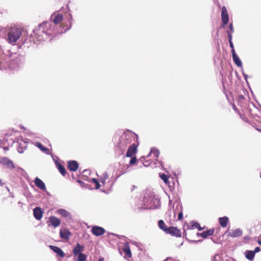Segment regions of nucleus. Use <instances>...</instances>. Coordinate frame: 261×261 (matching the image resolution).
Here are the masks:
<instances>
[{"mask_svg": "<svg viewBox=\"0 0 261 261\" xmlns=\"http://www.w3.org/2000/svg\"><path fill=\"white\" fill-rule=\"evenodd\" d=\"M70 15L69 25L65 27L60 26L57 29H54L52 26L51 23L43 22L39 24L35 29H34L33 33L31 34V37L35 43H39L44 41L48 38H51L57 34H62L65 33L69 30L72 26L71 20L72 19V15Z\"/></svg>", "mask_w": 261, "mask_h": 261, "instance_id": "f257e3e1", "label": "nucleus"}, {"mask_svg": "<svg viewBox=\"0 0 261 261\" xmlns=\"http://www.w3.org/2000/svg\"><path fill=\"white\" fill-rule=\"evenodd\" d=\"M138 136L134 133L127 130L124 132L120 137L117 143V151L119 155L123 154L127 147L130 145L135 138L138 139Z\"/></svg>", "mask_w": 261, "mask_h": 261, "instance_id": "f03ea898", "label": "nucleus"}, {"mask_svg": "<svg viewBox=\"0 0 261 261\" xmlns=\"http://www.w3.org/2000/svg\"><path fill=\"white\" fill-rule=\"evenodd\" d=\"M160 200L153 195H145L143 199V205L141 208L149 210L155 209L160 205Z\"/></svg>", "mask_w": 261, "mask_h": 261, "instance_id": "7ed1b4c3", "label": "nucleus"}, {"mask_svg": "<svg viewBox=\"0 0 261 261\" xmlns=\"http://www.w3.org/2000/svg\"><path fill=\"white\" fill-rule=\"evenodd\" d=\"M21 30L19 28H11L8 34V39L9 42L14 43L20 38Z\"/></svg>", "mask_w": 261, "mask_h": 261, "instance_id": "20e7f679", "label": "nucleus"}, {"mask_svg": "<svg viewBox=\"0 0 261 261\" xmlns=\"http://www.w3.org/2000/svg\"><path fill=\"white\" fill-rule=\"evenodd\" d=\"M63 15L60 13H55L51 15L50 21H46V22L51 23L52 26L54 29H57L56 27L59 24V23L63 20Z\"/></svg>", "mask_w": 261, "mask_h": 261, "instance_id": "39448f33", "label": "nucleus"}, {"mask_svg": "<svg viewBox=\"0 0 261 261\" xmlns=\"http://www.w3.org/2000/svg\"><path fill=\"white\" fill-rule=\"evenodd\" d=\"M0 164L4 166H6L7 168L11 170L15 168V166L13 162L7 157H4L1 159Z\"/></svg>", "mask_w": 261, "mask_h": 261, "instance_id": "423d86ee", "label": "nucleus"}, {"mask_svg": "<svg viewBox=\"0 0 261 261\" xmlns=\"http://www.w3.org/2000/svg\"><path fill=\"white\" fill-rule=\"evenodd\" d=\"M138 145V144L135 143H132L129 145L126 153V156L132 157L137 152Z\"/></svg>", "mask_w": 261, "mask_h": 261, "instance_id": "0eeeda50", "label": "nucleus"}, {"mask_svg": "<svg viewBox=\"0 0 261 261\" xmlns=\"http://www.w3.org/2000/svg\"><path fill=\"white\" fill-rule=\"evenodd\" d=\"M167 234H170L172 236L176 237H181V232L179 229H177V227H175L173 226H170L167 229L166 232Z\"/></svg>", "mask_w": 261, "mask_h": 261, "instance_id": "6e6552de", "label": "nucleus"}, {"mask_svg": "<svg viewBox=\"0 0 261 261\" xmlns=\"http://www.w3.org/2000/svg\"><path fill=\"white\" fill-rule=\"evenodd\" d=\"M221 19L222 23L224 25L227 24L229 21L228 15L227 11V9L225 6L222 8L221 10Z\"/></svg>", "mask_w": 261, "mask_h": 261, "instance_id": "1a4fd4ad", "label": "nucleus"}, {"mask_svg": "<svg viewBox=\"0 0 261 261\" xmlns=\"http://www.w3.org/2000/svg\"><path fill=\"white\" fill-rule=\"evenodd\" d=\"M91 231L94 236L98 237L104 234L106 231L105 229L101 227L94 226L92 227Z\"/></svg>", "mask_w": 261, "mask_h": 261, "instance_id": "9d476101", "label": "nucleus"}, {"mask_svg": "<svg viewBox=\"0 0 261 261\" xmlns=\"http://www.w3.org/2000/svg\"><path fill=\"white\" fill-rule=\"evenodd\" d=\"M34 183L35 186L42 191H45L46 190L44 182L38 177H36L34 179Z\"/></svg>", "mask_w": 261, "mask_h": 261, "instance_id": "9b49d317", "label": "nucleus"}, {"mask_svg": "<svg viewBox=\"0 0 261 261\" xmlns=\"http://www.w3.org/2000/svg\"><path fill=\"white\" fill-rule=\"evenodd\" d=\"M43 215V211L40 207H36L33 210V215L35 218L37 220H40Z\"/></svg>", "mask_w": 261, "mask_h": 261, "instance_id": "f8f14e48", "label": "nucleus"}, {"mask_svg": "<svg viewBox=\"0 0 261 261\" xmlns=\"http://www.w3.org/2000/svg\"><path fill=\"white\" fill-rule=\"evenodd\" d=\"M243 231L240 228H237L232 230L228 233V236L232 238H237L242 236Z\"/></svg>", "mask_w": 261, "mask_h": 261, "instance_id": "ddd939ff", "label": "nucleus"}, {"mask_svg": "<svg viewBox=\"0 0 261 261\" xmlns=\"http://www.w3.org/2000/svg\"><path fill=\"white\" fill-rule=\"evenodd\" d=\"M84 246L80 245L79 243H77L73 249V253L74 256H77V254L82 253V252L84 250Z\"/></svg>", "mask_w": 261, "mask_h": 261, "instance_id": "4468645a", "label": "nucleus"}, {"mask_svg": "<svg viewBox=\"0 0 261 261\" xmlns=\"http://www.w3.org/2000/svg\"><path fill=\"white\" fill-rule=\"evenodd\" d=\"M49 222L50 223V224L53 225L54 227H57L59 226L61 223L60 220L55 216H50L49 218Z\"/></svg>", "mask_w": 261, "mask_h": 261, "instance_id": "2eb2a0df", "label": "nucleus"}, {"mask_svg": "<svg viewBox=\"0 0 261 261\" xmlns=\"http://www.w3.org/2000/svg\"><path fill=\"white\" fill-rule=\"evenodd\" d=\"M233 51H232V57L233 62L237 66L242 68V63L241 60L240 59L239 57L237 55L235 50Z\"/></svg>", "mask_w": 261, "mask_h": 261, "instance_id": "dca6fc26", "label": "nucleus"}, {"mask_svg": "<svg viewBox=\"0 0 261 261\" xmlns=\"http://www.w3.org/2000/svg\"><path fill=\"white\" fill-rule=\"evenodd\" d=\"M49 248L55 253L58 254L61 257L65 256V253L63 250L59 247L55 246L49 245Z\"/></svg>", "mask_w": 261, "mask_h": 261, "instance_id": "f3484780", "label": "nucleus"}, {"mask_svg": "<svg viewBox=\"0 0 261 261\" xmlns=\"http://www.w3.org/2000/svg\"><path fill=\"white\" fill-rule=\"evenodd\" d=\"M18 143L19 145L17 147V150L19 153H22L27 148V142L22 140H20L18 141Z\"/></svg>", "mask_w": 261, "mask_h": 261, "instance_id": "a211bd4d", "label": "nucleus"}, {"mask_svg": "<svg viewBox=\"0 0 261 261\" xmlns=\"http://www.w3.org/2000/svg\"><path fill=\"white\" fill-rule=\"evenodd\" d=\"M68 167L70 171H75L79 167V164L75 161H70L68 162Z\"/></svg>", "mask_w": 261, "mask_h": 261, "instance_id": "6ab92c4d", "label": "nucleus"}, {"mask_svg": "<svg viewBox=\"0 0 261 261\" xmlns=\"http://www.w3.org/2000/svg\"><path fill=\"white\" fill-rule=\"evenodd\" d=\"M123 250L125 253L126 257L128 258L132 257V253L129 247V245L128 242H126L124 243Z\"/></svg>", "mask_w": 261, "mask_h": 261, "instance_id": "aec40b11", "label": "nucleus"}, {"mask_svg": "<svg viewBox=\"0 0 261 261\" xmlns=\"http://www.w3.org/2000/svg\"><path fill=\"white\" fill-rule=\"evenodd\" d=\"M214 233V229H210L206 231H204L201 233L197 232V236H200L203 238H206L208 236H212Z\"/></svg>", "mask_w": 261, "mask_h": 261, "instance_id": "412c9836", "label": "nucleus"}, {"mask_svg": "<svg viewBox=\"0 0 261 261\" xmlns=\"http://www.w3.org/2000/svg\"><path fill=\"white\" fill-rule=\"evenodd\" d=\"M71 233L69 230L66 229H61L60 231V236L62 239L68 240Z\"/></svg>", "mask_w": 261, "mask_h": 261, "instance_id": "4be33fe9", "label": "nucleus"}, {"mask_svg": "<svg viewBox=\"0 0 261 261\" xmlns=\"http://www.w3.org/2000/svg\"><path fill=\"white\" fill-rule=\"evenodd\" d=\"M228 221L229 219L226 216L219 218V222L220 225L223 228L227 226Z\"/></svg>", "mask_w": 261, "mask_h": 261, "instance_id": "5701e85b", "label": "nucleus"}, {"mask_svg": "<svg viewBox=\"0 0 261 261\" xmlns=\"http://www.w3.org/2000/svg\"><path fill=\"white\" fill-rule=\"evenodd\" d=\"M35 145L45 154H50L49 149L45 147L40 142H36Z\"/></svg>", "mask_w": 261, "mask_h": 261, "instance_id": "b1692460", "label": "nucleus"}, {"mask_svg": "<svg viewBox=\"0 0 261 261\" xmlns=\"http://www.w3.org/2000/svg\"><path fill=\"white\" fill-rule=\"evenodd\" d=\"M55 163L56 166L57 167L58 169L59 170L60 172L63 176H65L66 174V171L64 167L57 161H56Z\"/></svg>", "mask_w": 261, "mask_h": 261, "instance_id": "393cba45", "label": "nucleus"}, {"mask_svg": "<svg viewBox=\"0 0 261 261\" xmlns=\"http://www.w3.org/2000/svg\"><path fill=\"white\" fill-rule=\"evenodd\" d=\"M57 213L58 214L63 216L65 218H68L71 217V215L70 213L67 212L66 210L64 209H59L57 211Z\"/></svg>", "mask_w": 261, "mask_h": 261, "instance_id": "a878e982", "label": "nucleus"}, {"mask_svg": "<svg viewBox=\"0 0 261 261\" xmlns=\"http://www.w3.org/2000/svg\"><path fill=\"white\" fill-rule=\"evenodd\" d=\"M245 254L246 258L250 260H252L255 256L254 252L252 250H246L245 252Z\"/></svg>", "mask_w": 261, "mask_h": 261, "instance_id": "bb28decb", "label": "nucleus"}, {"mask_svg": "<svg viewBox=\"0 0 261 261\" xmlns=\"http://www.w3.org/2000/svg\"><path fill=\"white\" fill-rule=\"evenodd\" d=\"M160 153V150L158 148L155 147H152L151 148L149 154L146 158H147L148 156H149L150 154H152L155 157L158 158Z\"/></svg>", "mask_w": 261, "mask_h": 261, "instance_id": "cd10ccee", "label": "nucleus"}, {"mask_svg": "<svg viewBox=\"0 0 261 261\" xmlns=\"http://www.w3.org/2000/svg\"><path fill=\"white\" fill-rule=\"evenodd\" d=\"M158 226L161 229L163 230L165 232H166L167 229L169 228L167 227V225L162 220H160L158 221Z\"/></svg>", "mask_w": 261, "mask_h": 261, "instance_id": "c85d7f7f", "label": "nucleus"}, {"mask_svg": "<svg viewBox=\"0 0 261 261\" xmlns=\"http://www.w3.org/2000/svg\"><path fill=\"white\" fill-rule=\"evenodd\" d=\"M191 229H194L195 228H197L199 231H201L203 229V228H202L200 224L194 221H192L191 223Z\"/></svg>", "mask_w": 261, "mask_h": 261, "instance_id": "c756f323", "label": "nucleus"}, {"mask_svg": "<svg viewBox=\"0 0 261 261\" xmlns=\"http://www.w3.org/2000/svg\"><path fill=\"white\" fill-rule=\"evenodd\" d=\"M108 178H109V175H108V174L107 173V172H104L102 174V177L101 178V182H102V184L103 185H105L106 181L107 179H108Z\"/></svg>", "mask_w": 261, "mask_h": 261, "instance_id": "7c9ffc66", "label": "nucleus"}, {"mask_svg": "<svg viewBox=\"0 0 261 261\" xmlns=\"http://www.w3.org/2000/svg\"><path fill=\"white\" fill-rule=\"evenodd\" d=\"M160 177L164 181L165 183L167 184L168 182V176L165 174L160 173Z\"/></svg>", "mask_w": 261, "mask_h": 261, "instance_id": "2f4dec72", "label": "nucleus"}, {"mask_svg": "<svg viewBox=\"0 0 261 261\" xmlns=\"http://www.w3.org/2000/svg\"><path fill=\"white\" fill-rule=\"evenodd\" d=\"M78 258L77 259V261H85L87 258V256L83 253H81L77 254Z\"/></svg>", "mask_w": 261, "mask_h": 261, "instance_id": "473e14b6", "label": "nucleus"}, {"mask_svg": "<svg viewBox=\"0 0 261 261\" xmlns=\"http://www.w3.org/2000/svg\"><path fill=\"white\" fill-rule=\"evenodd\" d=\"M92 181L93 183L95 185V189H99L100 187V185L99 183V181L98 180L95 178H93L92 179Z\"/></svg>", "mask_w": 261, "mask_h": 261, "instance_id": "72a5a7b5", "label": "nucleus"}, {"mask_svg": "<svg viewBox=\"0 0 261 261\" xmlns=\"http://www.w3.org/2000/svg\"><path fill=\"white\" fill-rule=\"evenodd\" d=\"M145 158V156H142L140 159V161L142 162V163L143 164V165L145 166V167H147L149 166V163H147L148 161H145V163H144V159Z\"/></svg>", "mask_w": 261, "mask_h": 261, "instance_id": "f704fd0d", "label": "nucleus"}, {"mask_svg": "<svg viewBox=\"0 0 261 261\" xmlns=\"http://www.w3.org/2000/svg\"><path fill=\"white\" fill-rule=\"evenodd\" d=\"M137 161V160L135 156L132 157V159H130L129 161V165H132L135 164Z\"/></svg>", "mask_w": 261, "mask_h": 261, "instance_id": "c9c22d12", "label": "nucleus"}, {"mask_svg": "<svg viewBox=\"0 0 261 261\" xmlns=\"http://www.w3.org/2000/svg\"><path fill=\"white\" fill-rule=\"evenodd\" d=\"M229 32L231 33H233L234 32V29H233L232 23H230L229 24Z\"/></svg>", "mask_w": 261, "mask_h": 261, "instance_id": "e433bc0d", "label": "nucleus"}, {"mask_svg": "<svg viewBox=\"0 0 261 261\" xmlns=\"http://www.w3.org/2000/svg\"><path fill=\"white\" fill-rule=\"evenodd\" d=\"M229 41V44L230 47L231 48V53L232 54V51H233V50H235L234 49L233 44L232 41Z\"/></svg>", "mask_w": 261, "mask_h": 261, "instance_id": "4c0bfd02", "label": "nucleus"}, {"mask_svg": "<svg viewBox=\"0 0 261 261\" xmlns=\"http://www.w3.org/2000/svg\"><path fill=\"white\" fill-rule=\"evenodd\" d=\"M220 256L219 255H215L214 256L212 261H219Z\"/></svg>", "mask_w": 261, "mask_h": 261, "instance_id": "58836bf2", "label": "nucleus"}, {"mask_svg": "<svg viewBox=\"0 0 261 261\" xmlns=\"http://www.w3.org/2000/svg\"><path fill=\"white\" fill-rule=\"evenodd\" d=\"M232 33H230L229 31H227L228 41H232Z\"/></svg>", "mask_w": 261, "mask_h": 261, "instance_id": "ea45409f", "label": "nucleus"}, {"mask_svg": "<svg viewBox=\"0 0 261 261\" xmlns=\"http://www.w3.org/2000/svg\"><path fill=\"white\" fill-rule=\"evenodd\" d=\"M182 218H183V214H182V211H181L178 214V219L179 220H181L182 219Z\"/></svg>", "mask_w": 261, "mask_h": 261, "instance_id": "a19ab883", "label": "nucleus"}, {"mask_svg": "<svg viewBox=\"0 0 261 261\" xmlns=\"http://www.w3.org/2000/svg\"><path fill=\"white\" fill-rule=\"evenodd\" d=\"M156 162H158L159 164L158 166H160L162 169L164 168V163L162 161H158L156 160Z\"/></svg>", "mask_w": 261, "mask_h": 261, "instance_id": "79ce46f5", "label": "nucleus"}, {"mask_svg": "<svg viewBox=\"0 0 261 261\" xmlns=\"http://www.w3.org/2000/svg\"><path fill=\"white\" fill-rule=\"evenodd\" d=\"M164 261H179V260H176L175 259H173L171 257H167Z\"/></svg>", "mask_w": 261, "mask_h": 261, "instance_id": "37998d69", "label": "nucleus"}, {"mask_svg": "<svg viewBox=\"0 0 261 261\" xmlns=\"http://www.w3.org/2000/svg\"><path fill=\"white\" fill-rule=\"evenodd\" d=\"M260 250V247H256L255 248L254 250L253 251L254 252V253L255 254L256 253L258 252Z\"/></svg>", "mask_w": 261, "mask_h": 261, "instance_id": "c03bdc74", "label": "nucleus"}, {"mask_svg": "<svg viewBox=\"0 0 261 261\" xmlns=\"http://www.w3.org/2000/svg\"><path fill=\"white\" fill-rule=\"evenodd\" d=\"M243 75L244 76V79L246 81H247V78H248V75L247 74L245 73L243 71Z\"/></svg>", "mask_w": 261, "mask_h": 261, "instance_id": "a18cd8bd", "label": "nucleus"}, {"mask_svg": "<svg viewBox=\"0 0 261 261\" xmlns=\"http://www.w3.org/2000/svg\"><path fill=\"white\" fill-rule=\"evenodd\" d=\"M240 117H241L243 120H244V121H246V122H247V121H248V119H247V118H243V117H242V115H241L240 114Z\"/></svg>", "mask_w": 261, "mask_h": 261, "instance_id": "49530a36", "label": "nucleus"}, {"mask_svg": "<svg viewBox=\"0 0 261 261\" xmlns=\"http://www.w3.org/2000/svg\"><path fill=\"white\" fill-rule=\"evenodd\" d=\"M4 185V183L3 182L2 180L0 178V186H3Z\"/></svg>", "mask_w": 261, "mask_h": 261, "instance_id": "de8ad7c7", "label": "nucleus"}, {"mask_svg": "<svg viewBox=\"0 0 261 261\" xmlns=\"http://www.w3.org/2000/svg\"><path fill=\"white\" fill-rule=\"evenodd\" d=\"M233 109H234V110L235 111H237V113H239V112H238V111H237V109H236V106H235V105H233Z\"/></svg>", "mask_w": 261, "mask_h": 261, "instance_id": "09e8293b", "label": "nucleus"}, {"mask_svg": "<svg viewBox=\"0 0 261 261\" xmlns=\"http://www.w3.org/2000/svg\"><path fill=\"white\" fill-rule=\"evenodd\" d=\"M3 63L0 61V70H2Z\"/></svg>", "mask_w": 261, "mask_h": 261, "instance_id": "8fccbe9b", "label": "nucleus"}, {"mask_svg": "<svg viewBox=\"0 0 261 261\" xmlns=\"http://www.w3.org/2000/svg\"><path fill=\"white\" fill-rule=\"evenodd\" d=\"M98 261H104V258L102 257H100L98 259Z\"/></svg>", "mask_w": 261, "mask_h": 261, "instance_id": "3c124183", "label": "nucleus"}, {"mask_svg": "<svg viewBox=\"0 0 261 261\" xmlns=\"http://www.w3.org/2000/svg\"><path fill=\"white\" fill-rule=\"evenodd\" d=\"M258 243L261 246V239L258 240Z\"/></svg>", "mask_w": 261, "mask_h": 261, "instance_id": "603ef678", "label": "nucleus"}, {"mask_svg": "<svg viewBox=\"0 0 261 261\" xmlns=\"http://www.w3.org/2000/svg\"><path fill=\"white\" fill-rule=\"evenodd\" d=\"M19 58H20V61H22L23 60L22 57H19Z\"/></svg>", "mask_w": 261, "mask_h": 261, "instance_id": "864d4df0", "label": "nucleus"}, {"mask_svg": "<svg viewBox=\"0 0 261 261\" xmlns=\"http://www.w3.org/2000/svg\"><path fill=\"white\" fill-rule=\"evenodd\" d=\"M172 201L171 200H169V204L170 205L171 204Z\"/></svg>", "mask_w": 261, "mask_h": 261, "instance_id": "5fc2aeb1", "label": "nucleus"}, {"mask_svg": "<svg viewBox=\"0 0 261 261\" xmlns=\"http://www.w3.org/2000/svg\"><path fill=\"white\" fill-rule=\"evenodd\" d=\"M77 181L79 182V183H81L82 182V181L81 180H77Z\"/></svg>", "mask_w": 261, "mask_h": 261, "instance_id": "6e6d98bb", "label": "nucleus"}, {"mask_svg": "<svg viewBox=\"0 0 261 261\" xmlns=\"http://www.w3.org/2000/svg\"><path fill=\"white\" fill-rule=\"evenodd\" d=\"M257 130L261 132V129H257Z\"/></svg>", "mask_w": 261, "mask_h": 261, "instance_id": "4d7b16f0", "label": "nucleus"}]
</instances>
